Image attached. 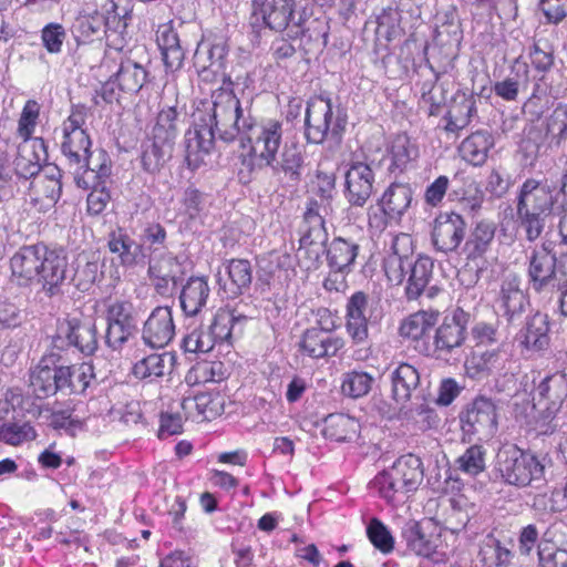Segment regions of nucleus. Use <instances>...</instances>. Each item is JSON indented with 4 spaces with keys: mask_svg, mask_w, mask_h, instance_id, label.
Segmentation results:
<instances>
[{
    "mask_svg": "<svg viewBox=\"0 0 567 567\" xmlns=\"http://www.w3.org/2000/svg\"><path fill=\"white\" fill-rule=\"evenodd\" d=\"M156 42L166 70L171 72L179 70L185 59V50L181 44V39L173 25V21L158 25Z\"/></svg>",
    "mask_w": 567,
    "mask_h": 567,
    "instance_id": "obj_25",
    "label": "nucleus"
},
{
    "mask_svg": "<svg viewBox=\"0 0 567 567\" xmlns=\"http://www.w3.org/2000/svg\"><path fill=\"white\" fill-rule=\"evenodd\" d=\"M549 144L559 147L567 140V104L559 103L546 118Z\"/></svg>",
    "mask_w": 567,
    "mask_h": 567,
    "instance_id": "obj_52",
    "label": "nucleus"
},
{
    "mask_svg": "<svg viewBox=\"0 0 567 567\" xmlns=\"http://www.w3.org/2000/svg\"><path fill=\"white\" fill-rule=\"evenodd\" d=\"M42 250H18L10 259L12 278L19 286L37 282Z\"/></svg>",
    "mask_w": 567,
    "mask_h": 567,
    "instance_id": "obj_36",
    "label": "nucleus"
},
{
    "mask_svg": "<svg viewBox=\"0 0 567 567\" xmlns=\"http://www.w3.org/2000/svg\"><path fill=\"white\" fill-rule=\"evenodd\" d=\"M498 306L503 317L509 324L518 326L529 305L525 292L520 289V280L517 276L509 274L502 282Z\"/></svg>",
    "mask_w": 567,
    "mask_h": 567,
    "instance_id": "obj_16",
    "label": "nucleus"
},
{
    "mask_svg": "<svg viewBox=\"0 0 567 567\" xmlns=\"http://www.w3.org/2000/svg\"><path fill=\"white\" fill-rule=\"evenodd\" d=\"M433 261L431 258L421 255L417 259L412 258V265L409 267L408 286L405 292L409 299H416L429 284L432 275Z\"/></svg>",
    "mask_w": 567,
    "mask_h": 567,
    "instance_id": "obj_47",
    "label": "nucleus"
},
{
    "mask_svg": "<svg viewBox=\"0 0 567 567\" xmlns=\"http://www.w3.org/2000/svg\"><path fill=\"white\" fill-rule=\"evenodd\" d=\"M179 125L181 118L176 106L163 107L152 128V138L174 147L181 131Z\"/></svg>",
    "mask_w": 567,
    "mask_h": 567,
    "instance_id": "obj_42",
    "label": "nucleus"
},
{
    "mask_svg": "<svg viewBox=\"0 0 567 567\" xmlns=\"http://www.w3.org/2000/svg\"><path fill=\"white\" fill-rule=\"evenodd\" d=\"M113 76L122 92L135 94L146 83L148 72L142 63L131 56H121L118 69Z\"/></svg>",
    "mask_w": 567,
    "mask_h": 567,
    "instance_id": "obj_35",
    "label": "nucleus"
},
{
    "mask_svg": "<svg viewBox=\"0 0 567 567\" xmlns=\"http://www.w3.org/2000/svg\"><path fill=\"white\" fill-rule=\"evenodd\" d=\"M306 22V13L298 10L297 0H251L249 24L256 33L268 29L280 34L287 32L289 38H302Z\"/></svg>",
    "mask_w": 567,
    "mask_h": 567,
    "instance_id": "obj_6",
    "label": "nucleus"
},
{
    "mask_svg": "<svg viewBox=\"0 0 567 567\" xmlns=\"http://www.w3.org/2000/svg\"><path fill=\"white\" fill-rule=\"evenodd\" d=\"M553 461L548 454L504 446L496 456L495 472L502 482L518 488H540L547 483Z\"/></svg>",
    "mask_w": 567,
    "mask_h": 567,
    "instance_id": "obj_3",
    "label": "nucleus"
},
{
    "mask_svg": "<svg viewBox=\"0 0 567 567\" xmlns=\"http://www.w3.org/2000/svg\"><path fill=\"white\" fill-rule=\"evenodd\" d=\"M245 319V317H236L231 311H218L206 329H195L183 339L185 352L207 353L212 351L216 343L229 341L235 326Z\"/></svg>",
    "mask_w": 567,
    "mask_h": 567,
    "instance_id": "obj_9",
    "label": "nucleus"
},
{
    "mask_svg": "<svg viewBox=\"0 0 567 567\" xmlns=\"http://www.w3.org/2000/svg\"><path fill=\"white\" fill-rule=\"evenodd\" d=\"M347 124V111L340 105L334 106L329 95L319 94L307 101L303 136L308 144L322 145L330 142L340 145Z\"/></svg>",
    "mask_w": 567,
    "mask_h": 567,
    "instance_id": "obj_5",
    "label": "nucleus"
},
{
    "mask_svg": "<svg viewBox=\"0 0 567 567\" xmlns=\"http://www.w3.org/2000/svg\"><path fill=\"white\" fill-rule=\"evenodd\" d=\"M424 470L421 458L414 454L400 456L391 467L372 481L373 487L386 502H394L400 495L415 492L423 482Z\"/></svg>",
    "mask_w": 567,
    "mask_h": 567,
    "instance_id": "obj_7",
    "label": "nucleus"
},
{
    "mask_svg": "<svg viewBox=\"0 0 567 567\" xmlns=\"http://www.w3.org/2000/svg\"><path fill=\"white\" fill-rule=\"evenodd\" d=\"M175 357L171 352H152L136 360L132 374L138 380L154 381L171 373Z\"/></svg>",
    "mask_w": 567,
    "mask_h": 567,
    "instance_id": "obj_34",
    "label": "nucleus"
},
{
    "mask_svg": "<svg viewBox=\"0 0 567 567\" xmlns=\"http://www.w3.org/2000/svg\"><path fill=\"white\" fill-rule=\"evenodd\" d=\"M467 313L456 309L446 316L436 330L435 346L440 351L451 352L463 344L466 336Z\"/></svg>",
    "mask_w": 567,
    "mask_h": 567,
    "instance_id": "obj_24",
    "label": "nucleus"
},
{
    "mask_svg": "<svg viewBox=\"0 0 567 567\" xmlns=\"http://www.w3.org/2000/svg\"><path fill=\"white\" fill-rule=\"evenodd\" d=\"M62 251L42 250L37 284L41 285L42 291L49 297L61 292L66 278L68 260Z\"/></svg>",
    "mask_w": 567,
    "mask_h": 567,
    "instance_id": "obj_15",
    "label": "nucleus"
},
{
    "mask_svg": "<svg viewBox=\"0 0 567 567\" xmlns=\"http://www.w3.org/2000/svg\"><path fill=\"white\" fill-rule=\"evenodd\" d=\"M433 318L425 311H419L408 317L400 327L402 337L419 340L433 327Z\"/></svg>",
    "mask_w": 567,
    "mask_h": 567,
    "instance_id": "obj_55",
    "label": "nucleus"
},
{
    "mask_svg": "<svg viewBox=\"0 0 567 567\" xmlns=\"http://www.w3.org/2000/svg\"><path fill=\"white\" fill-rule=\"evenodd\" d=\"M175 336V324L173 321L172 309L167 306L156 307L146 321L142 330V339L151 348L166 347Z\"/></svg>",
    "mask_w": 567,
    "mask_h": 567,
    "instance_id": "obj_19",
    "label": "nucleus"
},
{
    "mask_svg": "<svg viewBox=\"0 0 567 567\" xmlns=\"http://www.w3.org/2000/svg\"><path fill=\"white\" fill-rule=\"evenodd\" d=\"M402 536L406 546L414 554L430 557L435 553L436 544L424 534L419 523H410L403 529Z\"/></svg>",
    "mask_w": 567,
    "mask_h": 567,
    "instance_id": "obj_49",
    "label": "nucleus"
},
{
    "mask_svg": "<svg viewBox=\"0 0 567 567\" xmlns=\"http://www.w3.org/2000/svg\"><path fill=\"white\" fill-rule=\"evenodd\" d=\"M528 64L522 62L520 58H516L511 68V75L494 83V93L504 101H515L519 93V85L522 82L526 83L528 81Z\"/></svg>",
    "mask_w": 567,
    "mask_h": 567,
    "instance_id": "obj_43",
    "label": "nucleus"
},
{
    "mask_svg": "<svg viewBox=\"0 0 567 567\" xmlns=\"http://www.w3.org/2000/svg\"><path fill=\"white\" fill-rule=\"evenodd\" d=\"M373 162L351 161L344 174V197L350 206L363 207L373 193Z\"/></svg>",
    "mask_w": 567,
    "mask_h": 567,
    "instance_id": "obj_13",
    "label": "nucleus"
},
{
    "mask_svg": "<svg viewBox=\"0 0 567 567\" xmlns=\"http://www.w3.org/2000/svg\"><path fill=\"white\" fill-rule=\"evenodd\" d=\"M228 51L226 41L218 39L206 51H203L200 48L196 50L194 55L195 65L200 68L202 71L210 69L213 73L220 72L225 68Z\"/></svg>",
    "mask_w": 567,
    "mask_h": 567,
    "instance_id": "obj_48",
    "label": "nucleus"
},
{
    "mask_svg": "<svg viewBox=\"0 0 567 567\" xmlns=\"http://www.w3.org/2000/svg\"><path fill=\"white\" fill-rule=\"evenodd\" d=\"M71 33L79 47L101 41L105 38L104 12L80 11L72 23Z\"/></svg>",
    "mask_w": 567,
    "mask_h": 567,
    "instance_id": "obj_26",
    "label": "nucleus"
},
{
    "mask_svg": "<svg viewBox=\"0 0 567 567\" xmlns=\"http://www.w3.org/2000/svg\"><path fill=\"white\" fill-rule=\"evenodd\" d=\"M392 398L398 403H404L412 396L420 383L417 370L409 363H400L390 373Z\"/></svg>",
    "mask_w": 567,
    "mask_h": 567,
    "instance_id": "obj_38",
    "label": "nucleus"
},
{
    "mask_svg": "<svg viewBox=\"0 0 567 567\" xmlns=\"http://www.w3.org/2000/svg\"><path fill=\"white\" fill-rule=\"evenodd\" d=\"M65 39L66 30L61 23L50 22L41 30L42 45L50 54L61 53Z\"/></svg>",
    "mask_w": 567,
    "mask_h": 567,
    "instance_id": "obj_59",
    "label": "nucleus"
},
{
    "mask_svg": "<svg viewBox=\"0 0 567 567\" xmlns=\"http://www.w3.org/2000/svg\"><path fill=\"white\" fill-rule=\"evenodd\" d=\"M401 13L398 8L386 7L377 16L375 34L388 42L399 38L402 33Z\"/></svg>",
    "mask_w": 567,
    "mask_h": 567,
    "instance_id": "obj_53",
    "label": "nucleus"
},
{
    "mask_svg": "<svg viewBox=\"0 0 567 567\" xmlns=\"http://www.w3.org/2000/svg\"><path fill=\"white\" fill-rule=\"evenodd\" d=\"M389 154L388 172L390 175L398 176L406 171L408 165L417 157L419 152L406 135H398L392 142Z\"/></svg>",
    "mask_w": 567,
    "mask_h": 567,
    "instance_id": "obj_44",
    "label": "nucleus"
},
{
    "mask_svg": "<svg viewBox=\"0 0 567 567\" xmlns=\"http://www.w3.org/2000/svg\"><path fill=\"white\" fill-rule=\"evenodd\" d=\"M210 289L204 277H190L179 295L181 308L187 317L198 316L206 307Z\"/></svg>",
    "mask_w": 567,
    "mask_h": 567,
    "instance_id": "obj_33",
    "label": "nucleus"
},
{
    "mask_svg": "<svg viewBox=\"0 0 567 567\" xmlns=\"http://www.w3.org/2000/svg\"><path fill=\"white\" fill-rule=\"evenodd\" d=\"M466 223L460 214H440L434 220V248H457L465 236Z\"/></svg>",
    "mask_w": 567,
    "mask_h": 567,
    "instance_id": "obj_23",
    "label": "nucleus"
},
{
    "mask_svg": "<svg viewBox=\"0 0 567 567\" xmlns=\"http://www.w3.org/2000/svg\"><path fill=\"white\" fill-rule=\"evenodd\" d=\"M449 198L451 202H455L462 210L475 215L482 209L485 193L473 178L458 179L455 176L452 181Z\"/></svg>",
    "mask_w": 567,
    "mask_h": 567,
    "instance_id": "obj_27",
    "label": "nucleus"
},
{
    "mask_svg": "<svg viewBox=\"0 0 567 567\" xmlns=\"http://www.w3.org/2000/svg\"><path fill=\"white\" fill-rule=\"evenodd\" d=\"M496 225L492 220L482 219L475 224L464 248L487 247L496 236Z\"/></svg>",
    "mask_w": 567,
    "mask_h": 567,
    "instance_id": "obj_61",
    "label": "nucleus"
},
{
    "mask_svg": "<svg viewBox=\"0 0 567 567\" xmlns=\"http://www.w3.org/2000/svg\"><path fill=\"white\" fill-rule=\"evenodd\" d=\"M52 343L56 349L63 350L68 347H74L81 353L91 355L97 349L95 323L90 318L69 316L59 322Z\"/></svg>",
    "mask_w": 567,
    "mask_h": 567,
    "instance_id": "obj_10",
    "label": "nucleus"
},
{
    "mask_svg": "<svg viewBox=\"0 0 567 567\" xmlns=\"http://www.w3.org/2000/svg\"><path fill=\"white\" fill-rule=\"evenodd\" d=\"M455 466L468 476H477L486 468V450L478 444L471 445L455 460Z\"/></svg>",
    "mask_w": 567,
    "mask_h": 567,
    "instance_id": "obj_50",
    "label": "nucleus"
},
{
    "mask_svg": "<svg viewBox=\"0 0 567 567\" xmlns=\"http://www.w3.org/2000/svg\"><path fill=\"white\" fill-rule=\"evenodd\" d=\"M344 347L341 337L332 336L321 328L307 329L299 341V351L312 359H323L337 355Z\"/></svg>",
    "mask_w": 567,
    "mask_h": 567,
    "instance_id": "obj_20",
    "label": "nucleus"
},
{
    "mask_svg": "<svg viewBox=\"0 0 567 567\" xmlns=\"http://www.w3.org/2000/svg\"><path fill=\"white\" fill-rule=\"evenodd\" d=\"M69 377V369H65V365L51 367L49 359H42L31 372L30 385L39 399L51 396L58 392L65 394Z\"/></svg>",
    "mask_w": 567,
    "mask_h": 567,
    "instance_id": "obj_14",
    "label": "nucleus"
},
{
    "mask_svg": "<svg viewBox=\"0 0 567 567\" xmlns=\"http://www.w3.org/2000/svg\"><path fill=\"white\" fill-rule=\"evenodd\" d=\"M539 567H567V550L551 543H544L538 548Z\"/></svg>",
    "mask_w": 567,
    "mask_h": 567,
    "instance_id": "obj_64",
    "label": "nucleus"
},
{
    "mask_svg": "<svg viewBox=\"0 0 567 567\" xmlns=\"http://www.w3.org/2000/svg\"><path fill=\"white\" fill-rule=\"evenodd\" d=\"M93 163L94 155L92 153L87 158V165L73 174V181L79 188L89 189L101 186L104 184V179L111 175V161L105 151L97 152V166H92Z\"/></svg>",
    "mask_w": 567,
    "mask_h": 567,
    "instance_id": "obj_37",
    "label": "nucleus"
},
{
    "mask_svg": "<svg viewBox=\"0 0 567 567\" xmlns=\"http://www.w3.org/2000/svg\"><path fill=\"white\" fill-rule=\"evenodd\" d=\"M37 432L30 423H9L0 426V440L10 445H20L35 439Z\"/></svg>",
    "mask_w": 567,
    "mask_h": 567,
    "instance_id": "obj_58",
    "label": "nucleus"
},
{
    "mask_svg": "<svg viewBox=\"0 0 567 567\" xmlns=\"http://www.w3.org/2000/svg\"><path fill=\"white\" fill-rule=\"evenodd\" d=\"M368 537L375 548L384 554L393 550V537L383 523L379 519H371L367 528Z\"/></svg>",
    "mask_w": 567,
    "mask_h": 567,
    "instance_id": "obj_63",
    "label": "nucleus"
},
{
    "mask_svg": "<svg viewBox=\"0 0 567 567\" xmlns=\"http://www.w3.org/2000/svg\"><path fill=\"white\" fill-rule=\"evenodd\" d=\"M205 111L198 110L194 131L185 134V161L190 169H196L218 140L225 144L235 142L238 130L233 121V104L226 103V90L213 92Z\"/></svg>",
    "mask_w": 567,
    "mask_h": 567,
    "instance_id": "obj_2",
    "label": "nucleus"
},
{
    "mask_svg": "<svg viewBox=\"0 0 567 567\" xmlns=\"http://www.w3.org/2000/svg\"><path fill=\"white\" fill-rule=\"evenodd\" d=\"M478 557L485 567H507L514 555L508 547L489 534L481 543Z\"/></svg>",
    "mask_w": 567,
    "mask_h": 567,
    "instance_id": "obj_46",
    "label": "nucleus"
},
{
    "mask_svg": "<svg viewBox=\"0 0 567 567\" xmlns=\"http://www.w3.org/2000/svg\"><path fill=\"white\" fill-rule=\"evenodd\" d=\"M298 38H289L287 32L272 40L270 44V54L277 65L281 66L287 64L288 61L293 59L297 54V49L292 44L293 40Z\"/></svg>",
    "mask_w": 567,
    "mask_h": 567,
    "instance_id": "obj_62",
    "label": "nucleus"
},
{
    "mask_svg": "<svg viewBox=\"0 0 567 567\" xmlns=\"http://www.w3.org/2000/svg\"><path fill=\"white\" fill-rule=\"evenodd\" d=\"M529 276L537 291L557 289L559 301L567 286V254L558 259L551 250H534L530 257Z\"/></svg>",
    "mask_w": 567,
    "mask_h": 567,
    "instance_id": "obj_8",
    "label": "nucleus"
},
{
    "mask_svg": "<svg viewBox=\"0 0 567 567\" xmlns=\"http://www.w3.org/2000/svg\"><path fill=\"white\" fill-rule=\"evenodd\" d=\"M225 275L228 276L229 287L227 282H223L221 268L218 269L217 281L225 289H229L233 295L240 293L243 289L248 288L251 284V267L246 259H231L223 265Z\"/></svg>",
    "mask_w": 567,
    "mask_h": 567,
    "instance_id": "obj_41",
    "label": "nucleus"
},
{
    "mask_svg": "<svg viewBox=\"0 0 567 567\" xmlns=\"http://www.w3.org/2000/svg\"><path fill=\"white\" fill-rule=\"evenodd\" d=\"M305 152L298 143H286L275 161L268 164L275 176H284L291 185H298L305 168Z\"/></svg>",
    "mask_w": 567,
    "mask_h": 567,
    "instance_id": "obj_22",
    "label": "nucleus"
},
{
    "mask_svg": "<svg viewBox=\"0 0 567 567\" xmlns=\"http://www.w3.org/2000/svg\"><path fill=\"white\" fill-rule=\"evenodd\" d=\"M508 363V353L499 346L491 349L474 347L464 368L468 378L481 381L502 374L507 370Z\"/></svg>",
    "mask_w": 567,
    "mask_h": 567,
    "instance_id": "obj_12",
    "label": "nucleus"
},
{
    "mask_svg": "<svg viewBox=\"0 0 567 567\" xmlns=\"http://www.w3.org/2000/svg\"><path fill=\"white\" fill-rule=\"evenodd\" d=\"M373 377L363 371H350L343 375L342 392L351 398H361L369 393Z\"/></svg>",
    "mask_w": 567,
    "mask_h": 567,
    "instance_id": "obj_56",
    "label": "nucleus"
},
{
    "mask_svg": "<svg viewBox=\"0 0 567 567\" xmlns=\"http://www.w3.org/2000/svg\"><path fill=\"white\" fill-rule=\"evenodd\" d=\"M373 309L368 295L354 292L347 302L346 328L354 343H363L368 339V326L372 319Z\"/></svg>",
    "mask_w": 567,
    "mask_h": 567,
    "instance_id": "obj_18",
    "label": "nucleus"
},
{
    "mask_svg": "<svg viewBox=\"0 0 567 567\" xmlns=\"http://www.w3.org/2000/svg\"><path fill=\"white\" fill-rule=\"evenodd\" d=\"M184 261L172 252H162L150 261V276H163L179 279L184 275Z\"/></svg>",
    "mask_w": 567,
    "mask_h": 567,
    "instance_id": "obj_51",
    "label": "nucleus"
},
{
    "mask_svg": "<svg viewBox=\"0 0 567 567\" xmlns=\"http://www.w3.org/2000/svg\"><path fill=\"white\" fill-rule=\"evenodd\" d=\"M91 145L92 142L86 132H75V134L63 135L61 153L65 166L72 175L87 165V158L92 154Z\"/></svg>",
    "mask_w": 567,
    "mask_h": 567,
    "instance_id": "obj_30",
    "label": "nucleus"
},
{
    "mask_svg": "<svg viewBox=\"0 0 567 567\" xmlns=\"http://www.w3.org/2000/svg\"><path fill=\"white\" fill-rule=\"evenodd\" d=\"M226 103L233 104V121L238 130L235 141L239 138L243 148L238 178L241 184H249L275 161L282 141V123L274 118L257 122L233 91L226 90Z\"/></svg>",
    "mask_w": 567,
    "mask_h": 567,
    "instance_id": "obj_1",
    "label": "nucleus"
},
{
    "mask_svg": "<svg viewBox=\"0 0 567 567\" xmlns=\"http://www.w3.org/2000/svg\"><path fill=\"white\" fill-rule=\"evenodd\" d=\"M561 207L555 186L534 178L526 179L520 186L516 206L526 239L533 243L539 238L546 219L560 215Z\"/></svg>",
    "mask_w": 567,
    "mask_h": 567,
    "instance_id": "obj_4",
    "label": "nucleus"
},
{
    "mask_svg": "<svg viewBox=\"0 0 567 567\" xmlns=\"http://www.w3.org/2000/svg\"><path fill=\"white\" fill-rule=\"evenodd\" d=\"M174 147L155 141L143 146L141 153L142 169L148 174H158L173 157Z\"/></svg>",
    "mask_w": 567,
    "mask_h": 567,
    "instance_id": "obj_45",
    "label": "nucleus"
},
{
    "mask_svg": "<svg viewBox=\"0 0 567 567\" xmlns=\"http://www.w3.org/2000/svg\"><path fill=\"white\" fill-rule=\"evenodd\" d=\"M413 200V189L409 183H391L384 190L380 205L390 220L399 221Z\"/></svg>",
    "mask_w": 567,
    "mask_h": 567,
    "instance_id": "obj_29",
    "label": "nucleus"
},
{
    "mask_svg": "<svg viewBox=\"0 0 567 567\" xmlns=\"http://www.w3.org/2000/svg\"><path fill=\"white\" fill-rule=\"evenodd\" d=\"M70 377L66 379L65 394L83 393L94 377L93 367L90 363L65 365Z\"/></svg>",
    "mask_w": 567,
    "mask_h": 567,
    "instance_id": "obj_57",
    "label": "nucleus"
},
{
    "mask_svg": "<svg viewBox=\"0 0 567 567\" xmlns=\"http://www.w3.org/2000/svg\"><path fill=\"white\" fill-rule=\"evenodd\" d=\"M359 431L360 423L348 414H330L323 421V436L337 442L352 441L358 436Z\"/></svg>",
    "mask_w": 567,
    "mask_h": 567,
    "instance_id": "obj_40",
    "label": "nucleus"
},
{
    "mask_svg": "<svg viewBox=\"0 0 567 567\" xmlns=\"http://www.w3.org/2000/svg\"><path fill=\"white\" fill-rule=\"evenodd\" d=\"M131 12L122 8L118 9L115 2H111L110 9L104 12V30L106 38V45L121 52L125 45V38L127 34L128 20Z\"/></svg>",
    "mask_w": 567,
    "mask_h": 567,
    "instance_id": "obj_31",
    "label": "nucleus"
},
{
    "mask_svg": "<svg viewBox=\"0 0 567 567\" xmlns=\"http://www.w3.org/2000/svg\"><path fill=\"white\" fill-rule=\"evenodd\" d=\"M567 398V373L559 371L546 377L536 389L533 408L537 405L546 414L553 417L561 408Z\"/></svg>",
    "mask_w": 567,
    "mask_h": 567,
    "instance_id": "obj_17",
    "label": "nucleus"
},
{
    "mask_svg": "<svg viewBox=\"0 0 567 567\" xmlns=\"http://www.w3.org/2000/svg\"><path fill=\"white\" fill-rule=\"evenodd\" d=\"M494 144L495 141L489 131L478 130L462 141L458 153L466 163L473 166H482L486 163Z\"/></svg>",
    "mask_w": 567,
    "mask_h": 567,
    "instance_id": "obj_32",
    "label": "nucleus"
},
{
    "mask_svg": "<svg viewBox=\"0 0 567 567\" xmlns=\"http://www.w3.org/2000/svg\"><path fill=\"white\" fill-rule=\"evenodd\" d=\"M40 106L37 101L29 100L23 106L20 118L18 121V135L22 141H33L31 137L39 117Z\"/></svg>",
    "mask_w": 567,
    "mask_h": 567,
    "instance_id": "obj_60",
    "label": "nucleus"
},
{
    "mask_svg": "<svg viewBox=\"0 0 567 567\" xmlns=\"http://www.w3.org/2000/svg\"><path fill=\"white\" fill-rule=\"evenodd\" d=\"M476 113L474 95L457 91L452 97L450 109L443 117L446 121L444 131L447 133H458L471 123L472 117Z\"/></svg>",
    "mask_w": 567,
    "mask_h": 567,
    "instance_id": "obj_28",
    "label": "nucleus"
},
{
    "mask_svg": "<svg viewBox=\"0 0 567 567\" xmlns=\"http://www.w3.org/2000/svg\"><path fill=\"white\" fill-rule=\"evenodd\" d=\"M412 254L402 255L399 250H386L383 257V269L391 282L400 285L404 280L412 265Z\"/></svg>",
    "mask_w": 567,
    "mask_h": 567,
    "instance_id": "obj_54",
    "label": "nucleus"
},
{
    "mask_svg": "<svg viewBox=\"0 0 567 567\" xmlns=\"http://www.w3.org/2000/svg\"><path fill=\"white\" fill-rule=\"evenodd\" d=\"M47 158V145L42 137H34L33 141H22L13 161L14 172L18 177L23 179L37 177L41 172V163Z\"/></svg>",
    "mask_w": 567,
    "mask_h": 567,
    "instance_id": "obj_21",
    "label": "nucleus"
},
{
    "mask_svg": "<svg viewBox=\"0 0 567 567\" xmlns=\"http://www.w3.org/2000/svg\"><path fill=\"white\" fill-rule=\"evenodd\" d=\"M549 322L547 315L537 312L526 324L520 337V344L528 351L540 352L549 346Z\"/></svg>",
    "mask_w": 567,
    "mask_h": 567,
    "instance_id": "obj_39",
    "label": "nucleus"
},
{
    "mask_svg": "<svg viewBox=\"0 0 567 567\" xmlns=\"http://www.w3.org/2000/svg\"><path fill=\"white\" fill-rule=\"evenodd\" d=\"M462 431L480 439L492 437L497 430L496 406L491 399H475L460 415Z\"/></svg>",
    "mask_w": 567,
    "mask_h": 567,
    "instance_id": "obj_11",
    "label": "nucleus"
}]
</instances>
